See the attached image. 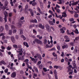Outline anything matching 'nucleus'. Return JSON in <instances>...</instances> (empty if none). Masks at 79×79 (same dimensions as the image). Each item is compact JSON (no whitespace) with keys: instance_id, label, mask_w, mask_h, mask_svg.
I'll use <instances>...</instances> for the list:
<instances>
[{"instance_id":"nucleus-25","label":"nucleus","mask_w":79,"mask_h":79,"mask_svg":"<svg viewBox=\"0 0 79 79\" xmlns=\"http://www.w3.org/2000/svg\"><path fill=\"white\" fill-rule=\"evenodd\" d=\"M60 31L61 33H62V34H64V33L65 32L64 30L62 28L60 29Z\"/></svg>"},{"instance_id":"nucleus-35","label":"nucleus","mask_w":79,"mask_h":79,"mask_svg":"<svg viewBox=\"0 0 79 79\" xmlns=\"http://www.w3.org/2000/svg\"><path fill=\"white\" fill-rule=\"evenodd\" d=\"M9 35H11L12 34V31L11 30H9Z\"/></svg>"},{"instance_id":"nucleus-37","label":"nucleus","mask_w":79,"mask_h":79,"mask_svg":"<svg viewBox=\"0 0 79 79\" xmlns=\"http://www.w3.org/2000/svg\"><path fill=\"white\" fill-rule=\"evenodd\" d=\"M65 42H69V41H70V39L69 38L68 39H67L65 40Z\"/></svg>"},{"instance_id":"nucleus-5","label":"nucleus","mask_w":79,"mask_h":79,"mask_svg":"<svg viewBox=\"0 0 79 79\" xmlns=\"http://www.w3.org/2000/svg\"><path fill=\"white\" fill-rule=\"evenodd\" d=\"M30 58L31 59V61H33L34 63H36V62L37 61V59H35L34 58H32V57H30Z\"/></svg>"},{"instance_id":"nucleus-44","label":"nucleus","mask_w":79,"mask_h":79,"mask_svg":"<svg viewBox=\"0 0 79 79\" xmlns=\"http://www.w3.org/2000/svg\"><path fill=\"white\" fill-rule=\"evenodd\" d=\"M8 69H6L4 70V72H5V73H7L8 72Z\"/></svg>"},{"instance_id":"nucleus-54","label":"nucleus","mask_w":79,"mask_h":79,"mask_svg":"<svg viewBox=\"0 0 79 79\" xmlns=\"http://www.w3.org/2000/svg\"><path fill=\"white\" fill-rule=\"evenodd\" d=\"M64 38L66 40L69 39V37H68V36L67 35H65L64 36Z\"/></svg>"},{"instance_id":"nucleus-38","label":"nucleus","mask_w":79,"mask_h":79,"mask_svg":"<svg viewBox=\"0 0 79 79\" xmlns=\"http://www.w3.org/2000/svg\"><path fill=\"white\" fill-rule=\"evenodd\" d=\"M23 30H20V31L19 34H20V35H21V34H23Z\"/></svg>"},{"instance_id":"nucleus-42","label":"nucleus","mask_w":79,"mask_h":79,"mask_svg":"<svg viewBox=\"0 0 79 79\" xmlns=\"http://www.w3.org/2000/svg\"><path fill=\"white\" fill-rule=\"evenodd\" d=\"M74 20V19L73 18H72L69 19V21L71 22H73V21Z\"/></svg>"},{"instance_id":"nucleus-7","label":"nucleus","mask_w":79,"mask_h":79,"mask_svg":"<svg viewBox=\"0 0 79 79\" xmlns=\"http://www.w3.org/2000/svg\"><path fill=\"white\" fill-rule=\"evenodd\" d=\"M16 74L15 72H13L12 73L11 75V77H16Z\"/></svg>"},{"instance_id":"nucleus-45","label":"nucleus","mask_w":79,"mask_h":79,"mask_svg":"<svg viewBox=\"0 0 79 79\" xmlns=\"http://www.w3.org/2000/svg\"><path fill=\"white\" fill-rule=\"evenodd\" d=\"M36 55L37 56L38 58H39V57H41V55L40 54H36Z\"/></svg>"},{"instance_id":"nucleus-4","label":"nucleus","mask_w":79,"mask_h":79,"mask_svg":"<svg viewBox=\"0 0 79 79\" xmlns=\"http://www.w3.org/2000/svg\"><path fill=\"white\" fill-rule=\"evenodd\" d=\"M45 27L46 28L48 32H51V29L50 28V27L48 25H46Z\"/></svg>"},{"instance_id":"nucleus-19","label":"nucleus","mask_w":79,"mask_h":79,"mask_svg":"<svg viewBox=\"0 0 79 79\" xmlns=\"http://www.w3.org/2000/svg\"><path fill=\"white\" fill-rule=\"evenodd\" d=\"M78 2H78V1H77L75 2H73L72 3V5L73 6V5H76L78 4Z\"/></svg>"},{"instance_id":"nucleus-13","label":"nucleus","mask_w":79,"mask_h":79,"mask_svg":"<svg viewBox=\"0 0 79 79\" xmlns=\"http://www.w3.org/2000/svg\"><path fill=\"white\" fill-rule=\"evenodd\" d=\"M37 10L38 11V12H39L40 14H41V15L42 14V11H41V10L40 9V8L39 7H38L37 8Z\"/></svg>"},{"instance_id":"nucleus-23","label":"nucleus","mask_w":79,"mask_h":79,"mask_svg":"<svg viewBox=\"0 0 79 79\" xmlns=\"http://www.w3.org/2000/svg\"><path fill=\"white\" fill-rule=\"evenodd\" d=\"M49 24H50V25H54V23H53V22H52V21L50 20L49 21Z\"/></svg>"},{"instance_id":"nucleus-32","label":"nucleus","mask_w":79,"mask_h":79,"mask_svg":"<svg viewBox=\"0 0 79 79\" xmlns=\"http://www.w3.org/2000/svg\"><path fill=\"white\" fill-rule=\"evenodd\" d=\"M74 16L75 18H78V17H79V15H78L76 13H75Z\"/></svg>"},{"instance_id":"nucleus-2","label":"nucleus","mask_w":79,"mask_h":79,"mask_svg":"<svg viewBox=\"0 0 79 79\" xmlns=\"http://www.w3.org/2000/svg\"><path fill=\"white\" fill-rule=\"evenodd\" d=\"M15 50H16L17 52H18L19 53V52H20L19 53V55H23V48L21 49H15Z\"/></svg>"},{"instance_id":"nucleus-18","label":"nucleus","mask_w":79,"mask_h":79,"mask_svg":"<svg viewBox=\"0 0 79 79\" xmlns=\"http://www.w3.org/2000/svg\"><path fill=\"white\" fill-rule=\"evenodd\" d=\"M72 63L74 68L76 69H77V66H76V64L74 62H72Z\"/></svg>"},{"instance_id":"nucleus-49","label":"nucleus","mask_w":79,"mask_h":79,"mask_svg":"<svg viewBox=\"0 0 79 79\" xmlns=\"http://www.w3.org/2000/svg\"><path fill=\"white\" fill-rule=\"evenodd\" d=\"M42 24L41 23L39 24V27H40V29L41 28V27H42Z\"/></svg>"},{"instance_id":"nucleus-3","label":"nucleus","mask_w":79,"mask_h":79,"mask_svg":"<svg viewBox=\"0 0 79 79\" xmlns=\"http://www.w3.org/2000/svg\"><path fill=\"white\" fill-rule=\"evenodd\" d=\"M35 41L36 43L38 44H40V45H42V41L38 39H35Z\"/></svg>"},{"instance_id":"nucleus-1","label":"nucleus","mask_w":79,"mask_h":79,"mask_svg":"<svg viewBox=\"0 0 79 79\" xmlns=\"http://www.w3.org/2000/svg\"><path fill=\"white\" fill-rule=\"evenodd\" d=\"M63 15H62V16L61 15L59 16L58 18H60V19H61L63 17H66L67 16V14H66V11H65L63 13Z\"/></svg>"},{"instance_id":"nucleus-10","label":"nucleus","mask_w":79,"mask_h":79,"mask_svg":"<svg viewBox=\"0 0 79 79\" xmlns=\"http://www.w3.org/2000/svg\"><path fill=\"white\" fill-rule=\"evenodd\" d=\"M33 69H35L36 73H39V70H38V69H37V67L34 66L33 67Z\"/></svg>"},{"instance_id":"nucleus-40","label":"nucleus","mask_w":79,"mask_h":79,"mask_svg":"<svg viewBox=\"0 0 79 79\" xmlns=\"http://www.w3.org/2000/svg\"><path fill=\"white\" fill-rule=\"evenodd\" d=\"M64 60L66 62H68L69 59L67 57H65Z\"/></svg>"},{"instance_id":"nucleus-14","label":"nucleus","mask_w":79,"mask_h":79,"mask_svg":"<svg viewBox=\"0 0 79 79\" xmlns=\"http://www.w3.org/2000/svg\"><path fill=\"white\" fill-rule=\"evenodd\" d=\"M23 44L25 46H26L27 47H29V45L26 42H23Z\"/></svg>"},{"instance_id":"nucleus-55","label":"nucleus","mask_w":79,"mask_h":79,"mask_svg":"<svg viewBox=\"0 0 79 79\" xmlns=\"http://www.w3.org/2000/svg\"><path fill=\"white\" fill-rule=\"evenodd\" d=\"M19 26H22V22H20V23H18Z\"/></svg>"},{"instance_id":"nucleus-60","label":"nucleus","mask_w":79,"mask_h":79,"mask_svg":"<svg viewBox=\"0 0 79 79\" xmlns=\"http://www.w3.org/2000/svg\"><path fill=\"white\" fill-rule=\"evenodd\" d=\"M44 44H47V40L46 39H45L44 40Z\"/></svg>"},{"instance_id":"nucleus-48","label":"nucleus","mask_w":79,"mask_h":79,"mask_svg":"<svg viewBox=\"0 0 79 79\" xmlns=\"http://www.w3.org/2000/svg\"><path fill=\"white\" fill-rule=\"evenodd\" d=\"M52 55L54 56H57V55L56 54H55V52H53Z\"/></svg>"},{"instance_id":"nucleus-59","label":"nucleus","mask_w":79,"mask_h":79,"mask_svg":"<svg viewBox=\"0 0 79 79\" xmlns=\"http://www.w3.org/2000/svg\"><path fill=\"white\" fill-rule=\"evenodd\" d=\"M69 12L70 13H71V14H73V13H74L73 11H71V10H69Z\"/></svg>"},{"instance_id":"nucleus-15","label":"nucleus","mask_w":79,"mask_h":79,"mask_svg":"<svg viewBox=\"0 0 79 79\" xmlns=\"http://www.w3.org/2000/svg\"><path fill=\"white\" fill-rule=\"evenodd\" d=\"M31 23H37V20L36 19H35V20H31L30 21Z\"/></svg>"},{"instance_id":"nucleus-24","label":"nucleus","mask_w":79,"mask_h":79,"mask_svg":"<svg viewBox=\"0 0 79 79\" xmlns=\"http://www.w3.org/2000/svg\"><path fill=\"white\" fill-rule=\"evenodd\" d=\"M39 68L41 69H42V67H43V64H40L39 65Z\"/></svg>"},{"instance_id":"nucleus-26","label":"nucleus","mask_w":79,"mask_h":79,"mask_svg":"<svg viewBox=\"0 0 79 79\" xmlns=\"http://www.w3.org/2000/svg\"><path fill=\"white\" fill-rule=\"evenodd\" d=\"M1 9H2L3 10H5V6L1 7L0 6V11L1 10Z\"/></svg>"},{"instance_id":"nucleus-11","label":"nucleus","mask_w":79,"mask_h":79,"mask_svg":"<svg viewBox=\"0 0 79 79\" xmlns=\"http://www.w3.org/2000/svg\"><path fill=\"white\" fill-rule=\"evenodd\" d=\"M18 56L19 58L18 59L19 60H24V57L23 56H22L20 58H19V55L18 54Z\"/></svg>"},{"instance_id":"nucleus-52","label":"nucleus","mask_w":79,"mask_h":79,"mask_svg":"<svg viewBox=\"0 0 79 79\" xmlns=\"http://www.w3.org/2000/svg\"><path fill=\"white\" fill-rule=\"evenodd\" d=\"M6 17H5L4 18V19L5 21V23H6V22H7V19H6Z\"/></svg>"},{"instance_id":"nucleus-47","label":"nucleus","mask_w":79,"mask_h":79,"mask_svg":"<svg viewBox=\"0 0 79 79\" xmlns=\"http://www.w3.org/2000/svg\"><path fill=\"white\" fill-rule=\"evenodd\" d=\"M43 70H44V72H47V69H46V68H43Z\"/></svg>"},{"instance_id":"nucleus-39","label":"nucleus","mask_w":79,"mask_h":79,"mask_svg":"<svg viewBox=\"0 0 79 79\" xmlns=\"http://www.w3.org/2000/svg\"><path fill=\"white\" fill-rule=\"evenodd\" d=\"M79 40V36H77L75 38V40L76 41H77Z\"/></svg>"},{"instance_id":"nucleus-8","label":"nucleus","mask_w":79,"mask_h":79,"mask_svg":"<svg viewBox=\"0 0 79 79\" xmlns=\"http://www.w3.org/2000/svg\"><path fill=\"white\" fill-rule=\"evenodd\" d=\"M28 11H30V13H31L32 16L34 15V13H33V11L31 9H29L28 10Z\"/></svg>"},{"instance_id":"nucleus-16","label":"nucleus","mask_w":79,"mask_h":79,"mask_svg":"<svg viewBox=\"0 0 79 79\" xmlns=\"http://www.w3.org/2000/svg\"><path fill=\"white\" fill-rule=\"evenodd\" d=\"M4 14L5 15V17H7L8 16V13L6 11H4Z\"/></svg>"},{"instance_id":"nucleus-53","label":"nucleus","mask_w":79,"mask_h":79,"mask_svg":"<svg viewBox=\"0 0 79 79\" xmlns=\"http://www.w3.org/2000/svg\"><path fill=\"white\" fill-rule=\"evenodd\" d=\"M13 46L14 48H18V46L16 44L14 45Z\"/></svg>"},{"instance_id":"nucleus-64","label":"nucleus","mask_w":79,"mask_h":79,"mask_svg":"<svg viewBox=\"0 0 79 79\" xmlns=\"http://www.w3.org/2000/svg\"><path fill=\"white\" fill-rule=\"evenodd\" d=\"M70 45H71V46H74V43L73 42H71L70 43Z\"/></svg>"},{"instance_id":"nucleus-57","label":"nucleus","mask_w":79,"mask_h":79,"mask_svg":"<svg viewBox=\"0 0 79 79\" xmlns=\"http://www.w3.org/2000/svg\"><path fill=\"white\" fill-rule=\"evenodd\" d=\"M56 7L58 8H60V6L58 5V4H56Z\"/></svg>"},{"instance_id":"nucleus-63","label":"nucleus","mask_w":79,"mask_h":79,"mask_svg":"<svg viewBox=\"0 0 79 79\" xmlns=\"http://www.w3.org/2000/svg\"><path fill=\"white\" fill-rule=\"evenodd\" d=\"M44 28L45 26H44V25H42V26H41V29H44Z\"/></svg>"},{"instance_id":"nucleus-33","label":"nucleus","mask_w":79,"mask_h":79,"mask_svg":"<svg viewBox=\"0 0 79 79\" xmlns=\"http://www.w3.org/2000/svg\"><path fill=\"white\" fill-rule=\"evenodd\" d=\"M11 48V47L10 46H9L7 48V50H10Z\"/></svg>"},{"instance_id":"nucleus-56","label":"nucleus","mask_w":79,"mask_h":79,"mask_svg":"<svg viewBox=\"0 0 79 79\" xmlns=\"http://www.w3.org/2000/svg\"><path fill=\"white\" fill-rule=\"evenodd\" d=\"M4 35H5V33H2L0 34V37H1V36H2V35L3 36Z\"/></svg>"},{"instance_id":"nucleus-46","label":"nucleus","mask_w":79,"mask_h":79,"mask_svg":"<svg viewBox=\"0 0 79 79\" xmlns=\"http://www.w3.org/2000/svg\"><path fill=\"white\" fill-rule=\"evenodd\" d=\"M48 12L49 13H50L51 15H52L53 14V12H52L51 10H49L48 11Z\"/></svg>"},{"instance_id":"nucleus-21","label":"nucleus","mask_w":79,"mask_h":79,"mask_svg":"<svg viewBox=\"0 0 79 79\" xmlns=\"http://www.w3.org/2000/svg\"><path fill=\"white\" fill-rule=\"evenodd\" d=\"M78 51V50L77 49H75L73 51L74 53H77V51Z\"/></svg>"},{"instance_id":"nucleus-30","label":"nucleus","mask_w":79,"mask_h":79,"mask_svg":"<svg viewBox=\"0 0 79 79\" xmlns=\"http://www.w3.org/2000/svg\"><path fill=\"white\" fill-rule=\"evenodd\" d=\"M57 48L58 50H60L61 49L60 48V45H57Z\"/></svg>"},{"instance_id":"nucleus-27","label":"nucleus","mask_w":79,"mask_h":79,"mask_svg":"<svg viewBox=\"0 0 79 79\" xmlns=\"http://www.w3.org/2000/svg\"><path fill=\"white\" fill-rule=\"evenodd\" d=\"M22 38H23V40H26V38L25 37H24V35H22L21 36H20Z\"/></svg>"},{"instance_id":"nucleus-17","label":"nucleus","mask_w":79,"mask_h":79,"mask_svg":"<svg viewBox=\"0 0 79 79\" xmlns=\"http://www.w3.org/2000/svg\"><path fill=\"white\" fill-rule=\"evenodd\" d=\"M68 48V45H66L62 46V48L63 49H64V48Z\"/></svg>"},{"instance_id":"nucleus-9","label":"nucleus","mask_w":79,"mask_h":79,"mask_svg":"<svg viewBox=\"0 0 79 79\" xmlns=\"http://www.w3.org/2000/svg\"><path fill=\"white\" fill-rule=\"evenodd\" d=\"M3 64L5 65V64H6V63H5V62L3 60H2L0 61V65H2Z\"/></svg>"},{"instance_id":"nucleus-61","label":"nucleus","mask_w":79,"mask_h":79,"mask_svg":"<svg viewBox=\"0 0 79 79\" xmlns=\"http://www.w3.org/2000/svg\"><path fill=\"white\" fill-rule=\"evenodd\" d=\"M12 29H15V27L14 25H12L11 26Z\"/></svg>"},{"instance_id":"nucleus-36","label":"nucleus","mask_w":79,"mask_h":79,"mask_svg":"<svg viewBox=\"0 0 79 79\" xmlns=\"http://www.w3.org/2000/svg\"><path fill=\"white\" fill-rule=\"evenodd\" d=\"M67 34L69 35H71V32H70V31H69L68 30H67Z\"/></svg>"},{"instance_id":"nucleus-51","label":"nucleus","mask_w":79,"mask_h":79,"mask_svg":"<svg viewBox=\"0 0 79 79\" xmlns=\"http://www.w3.org/2000/svg\"><path fill=\"white\" fill-rule=\"evenodd\" d=\"M32 6H35V5H37V3L35 2H34L33 3H32Z\"/></svg>"},{"instance_id":"nucleus-34","label":"nucleus","mask_w":79,"mask_h":79,"mask_svg":"<svg viewBox=\"0 0 79 79\" xmlns=\"http://www.w3.org/2000/svg\"><path fill=\"white\" fill-rule=\"evenodd\" d=\"M13 15V13L10 12L9 13V17H11Z\"/></svg>"},{"instance_id":"nucleus-43","label":"nucleus","mask_w":79,"mask_h":79,"mask_svg":"<svg viewBox=\"0 0 79 79\" xmlns=\"http://www.w3.org/2000/svg\"><path fill=\"white\" fill-rule=\"evenodd\" d=\"M55 15V17L57 18H59V16H58L57 15V14L56 12L54 13Z\"/></svg>"},{"instance_id":"nucleus-28","label":"nucleus","mask_w":79,"mask_h":79,"mask_svg":"<svg viewBox=\"0 0 79 79\" xmlns=\"http://www.w3.org/2000/svg\"><path fill=\"white\" fill-rule=\"evenodd\" d=\"M46 48H48V47H49L50 48H51L52 47H53V45L52 44V45H51L50 46H49L48 45L46 44Z\"/></svg>"},{"instance_id":"nucleus-29","label":"nucleus","mask_w":79,"mask_h":79,"mask_svg":"<svg viewBox=\"0 0 79 79\" xmlns=\"http://www.w3.org/2000/svg\"><path fill=\"white\" fill-rule=\"evenodd\" d=\"M75 32L76 34H79V32L78 31V30H77V29H75Z\"/></svg>"},{"instance_id":"nucleus-58","label":"nucleus","mask_w":79,"mask_h":79,"mask_svg":"<svg viewBox=\"0 0 79 79\" xmlns=\"http://www.w3.org/2000/svg\"><path fill=\"white\" fill-rule=\"evenodd\" d=\"M56 11L57 13H60V11H61V10H60L59 9H57Z\"/></svg>"},{"instance_id":"nucleus-41","label":"nucleus","mask_w":79,"mask_h":79,"mask_svg":"<svg viewBox=\"0 0 79 79\" xmlns=\"http://www.w3.org/2000/svg\"><path fill=\"white\" fill-rule=\"evenodd\" d=\"M54 68H56V69H58V68H60V66H56V65H55L54 66Z\"/></svg>"},{"instance_id":"nucleus-22","label":"nucleus","mask_w":79,"mask_h":79,"mask_svg":"<svg viewBox=\"0 0 79 79\" xmlns=\"http://www.w3.org/2000/svg\"><path fill=\"white\" fill-rule=\"evenodd\" d=\"M3 29H4V28L2 26H1L0 27V31L1 32H2L3 31Z\"/></svg>"},{"instance_id":"nucleus-12","label":"nucleus","mask_w":79,"mask_h":79,"mask_svg":"<svg viewBox=\"0 0 79 79\" xmlns=\"http://www.w3.org/2000/svg\"><path fill=\"white\" fill-rule=\"evenodd\" d=\"M11 39L13 43H15V40L13 36H11Z\"/></svg>"},{"instance_id":"nucleus-62","label":"nucleus","mask_w":79,"mask_h":79,"mask_svg":"<svg viewBox=\"0 0 79 79\" xmlns=\"http://www.w3.org/2000/svg\"><path fill=\"white\" fill-rule=\"evenodd\" d=\"M41 61L40 60L39 61L37 64V65H39V64H41Z\"/></svg>"},{"instance_id":"nucleus-6","label":"nucleus","mask_w":79,"mask_h":79,"mask_svg":"<svg viewBox=\"0 0 79 79\" xmlns=\"http://www.w3.org/2000/svg\"><path fill=\"white\" fill-rule=\"evenodd\" d=\"M5 29L6 30V31H8V30H9V27L8 25L7 24L5 25Z\"/></svg>"},{"instance_id":"nucleus-20","label":"nucleus","mask_w":79,"mask_h":79,"mask_svg":"<svg viewBox=\"0 0 79 79\" xmlns=\"http://www.w3.org/2000/svg\"><path fill=\"white\" fill-rule=\"evenodd\" d=\"M25 61L26 63V64H29V59H26L25 60Z\"/></svg>"},{"instance_id":"nucleus-31","label":"nucleus","mask_w":79,"mask_h":79,"mask_svg":"<svg viewBox=\"0 0 79 79\" xmlns=\"http://www.w3.org/2000/svg\"><path fill=\"white\" fill-rule=\"evenodd\" d=\"M0 21L1 23L3 22V18L2 17H0Z\"/></svg>"},{"instance_id":"nucleus-50","label":"nucleus","mask_w":79,"mask_h":79,"mask_svg":"<svg viewBox=\"0 0 79 79\" xmlns=\"http://www.w3.org/2000/svg\"><path fill=\"white\" fill-rule=\"evenodd\" d=\"M73 70H72V72H70L69 73V75H71H71H72V74H73Z\"/></svg>"}]
</instances>
